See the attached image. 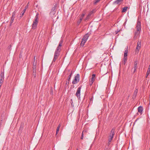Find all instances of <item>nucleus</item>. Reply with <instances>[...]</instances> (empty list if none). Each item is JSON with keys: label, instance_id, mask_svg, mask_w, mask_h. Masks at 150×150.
Masks as SVG:
<instances>
[{"label": "nucleus", "instance_id": "39448f33", "mask_svg": "<svg viewBox=\"0 0 150 150\" xmlns=\"http://www.w3.org/2000/svg\"><path fill=\"white\" fill-rule=\"evenodd\" d=\"M89 36V34H88V33L86 34L83 37L82 41L80 44L81 46H83L85 43L86 42L87 40L88 39Z\"/></svg>", "mask_w": 150, "mask_h": 150}, {"label": "nucleus", "instance_id": "ddd939ff", "mask_svg": "<svg viewBox=\"0 0 150 150\" xmlns=\"http://www.w3.org/2000/svg\"><path fill=\"white\" fill-rule=\"evenodd\" d=\"M63 42V40H61L60 41L59 43V45L58 46V47H57L56 49V50H59L61 51V47L62 46V44Z\"/></svg>", "mask_w": 150, "mask_h": 150}, {"label": "nucleus", "instance_id": "20e7f679", "mask_svg": "<svg viewBox=\"0 0 150 150\" xmlns=\"http://www.w3.org/2000/svg\"><path fill=\"white\" fill-rule=\"evenodd\" d=\"M38 15L37 14L35 16V20L33 21L32 24V29H35L37 27L38 22Z\"/></svg>", "mask_w": 150, "mask_h": 150}, {"label": "nucleus", "instance_id": "2eb2a0df", "mask_svg": "<svg viewBox=\"0 0 150 150\" xmlns=\"http://www.w3.org/2000/svg\"><path fill=\"white\" fill-rule=\"evenodd\" d=\"M138 92V89H136L134 91V92L133 96H132V98L133 99H134L136 98V96L137 95V93Z\"/></svg>", "mask_w": 150, "mask_h": 150}, {"label": "nucleus", "instance_id": "e433bc0d", "mask_svg": "<svg viewBox=\"0 0 150 150\" xmlns=\"http://www.w3.org/2000/svg\"><path fill=\"white\" fill-rule=\"evenodd\" d=\"M119 31H117L116 33V34H117V33H118V32Z\"/></svg>", "mask_w": 150, "mask_h": 150}, {"label": "nucleus", "instance_id": "6ab92c4d", "mask_svg": "<svg viewBox=\"0 0 150 150\" xmlns=\"http://www.w3.org/2000/svg\"><path fill=\"white\" fill-rule=\"evenodd\" d=\"M33 75L35 77V76L36 75V67H33Z\"/></svg>", "mask_w": 150, "mask_h": 150}, {"label": "nucleus", "instance_id": "a211bd4d", "mask_svg": "<svg viewBox=\"0 0 150 150\" xmlns=\"http://www.w3.org/2000/svg\"><path fill=\"white\" fill-rule=\"evenodd\" d=\"M143 110V107L141 106H140L138 108V112L142 114V112Z\"/></svg>", "mask_w": 150, "mask_h": 150}, {"label": "nucleus", "instance_id": "f03ea898", "mask_svg": "<svg viewBox=\"0 0 150 150\" xmlns=\"http://www.w3.org/2000/svg\"><path fill=\"white\" fill-rule=\"evenodd\" d=\"M56 6L57 4H56L54 5V7H53L52 8L51 10V11L50 13V16L52 18L55 17L56 16L55 15V13L56 11Z\"/></svg>", "mask_w": 150, "mask_h": 150}, {"label": "nucleus", "instance_id": "473e14b6", "mask_svg": "<svg viewBox=\"0 0 150 150\" xmlns=\"http://www.w3.org/2000/svg\"><path fill=\"white\" fill-rule=\"evenodd\" d=\"M8 49L10 50L11 49V45H10L8 47Z\"/></svg>", "mask_w": 150, "mask_h": 150}, {"label": "nucleus", "instance_id": "6e6552de", "mask_svg": "<svg viewBox=\"0 0 150 150\" xmlns=\"http://www.w3.org/2000/svg\"><path fill=\"white\" fill-rule=\"evenodd\" d=\"M80 76L79 74H77L75 76L74 79L73 80L72 83L73 84H76L79 81Z\"/></svg>", "mask_w": 150, "mask_h": 150}, {"label": "nucleus", "instance_id": "4c0bfd02", "mask_svg": "<svg viewBox=\"0 0 150 150\" xmlns=\"http://www.w3.org/2000/svg\"><path fill=\"white\" fill-rule=\"evenodd\" d=\"M76 150H78V149H77Z\"/></svg>", "mask_w": 150, "mask_h": 150}, {"label": "nucleus", "instance_id": "f704fd0d", "mask_svg": "<svg viewBox=\"0 0 150 150\" xmlns=\"http://www.w3.org/2000/svg\"><path fill=\"white\" fill-rule=\"evenodd\" d=\"M28 5H27L26 6H25V10L26 9H27L28 8Z\"/></svg>", "mask_w": 150, "mask_h": 150}, {"label": "nucleus", "instance_id": "a878e982", "mask_svg": "<svg viewBox=\"0 0 150 150\" xmlns=\"http://www.w3.org/2000/svg\"><path fill=\"white\" fill-rule=\"evenodd\" d=\"M16 11H14L12 13V16H11V17L14 18H15V16L16 14Z\"/></svg>", "mask_w": 150, "mask_h": 150}, {"label": "nucleus", "instance_id": "c756f323", "mask_svg": "<svg viewBox=\"0 0 150 150\" xmlns=\"http://www.w3.org/2000/svg\"><path fill=\"white\" fill-rule=\"evenodd\" d=\"M14 18H12L11 17V19L10 21V23L11 25L13 23L14 20Z\"/></svg>", "mask_w": 150, "mask_h": 150}, {"label": "nucleus", "instance_id": "412c9836", "mask_svg": "<svg viewBox=\"0 0 150 150\" xmlns=\"http://www.w3.org/2000/svg\"><path fill=\"white\" fill-rule=\"evenodd\" d=\"M72 71H71L70 74L68 76V79H67L68 81V84H69V81H70V80L71 76L72 75Z\"/></svg>", "mask_w": 150, "mask_h": 150}, {"label": "nucleus", "instance_id": "7c9ffc66", "mask_svg": "<svg viewBox=\"0 0 150 150\" xmlns=\"http://www.w3.org/2000/svg\"><path fill=\"white\" fill-rule=\"evenodd\" d=\"M90 17L88 15L84 19V21H86L87 20L89 19L90 18Z\"/></svg>", "mask_w": 150, "mask_h": 150}, {"label": "nucleus", "instance_id": "4be33fe9", "mask_svg": "<svg viewBox=\"0 0 150 150\" xmlns=\"http://www.w3.org/2000/svg\"><path fill=\"white\" fill-rule=\"evenodd\" d=\"M61 127V125L60 124H59L58 127H57V129H56V135H57V133H58L59 131V129L60 128V127Z\"/></svg>", "mask_w": 150, "mask_h": 150}, {"label": "nucleus", "instance_id": "c9c22d12", "mask_svg": "<svg viewBox=\"0 0 150 150\" xmlns=\"http://www.w3.org/2000/svg\"><path fill=\"white\" fill-rule=\"evenodd\" d=\"M68 81H67L66 82V85H68Z\"/></svg>", "mask_w": 150, "mask_h": 150}, {"label": "nucleus", "instance_id": "423d86ee", "mask_svg": "<svg viewBox=\"0 0 150 150\" xmlns=\"http://www.w3.org/2000/svg\"><path fill=\"white\" fill-rule=\"evenodd\" d=\"M89 36V34H88V33L86 34L83 37L82 41L80 44L81 46H83L85 43L86 42L87 40L88 39Z\"/></svg>", "mask_w": 150, "mask_h": 150}, {"label": "nucleus", "instance_id": "bb28decb", "mask_svg": "<svg viewBox=\"0 0 150 150\" xmlns=\"http://www.w3.org/2000/svg\"><path fill=\"white\" fill-rule=\"evenodd\" d=\"M150 73V67H149V68L148 69L146 73V76H147Z\"/></svg>", "mask_w": 150, "mask_h": 150}, {"label": "nucleus", "instance_id": "b1692460", "mask_svg": "<svg viewBox=\"0 0 150 150\" xmlns=\"http://www.w3.org/2000/svg\"><path fill=\"white\" fill-rule=\"evenodd\" d=\"M127 61V57H124L123 62H124V65H125L126 64Z\"/></svg>", "mask_w": 150, "mask_h": 150}, {"label": "nucleus", "instance_id": "5701e85b", "mask_svg": "<svg viewBox=\"0 0 150 150\" xmlns=\"http://www.w3.org/2000/svg\"><path fill=\"white\" fill-rule=\"evenodd\" d=\"M127 8H128V7L127 6H125V7H124V8H123V9H122V12H126V11H127Z\"/></svg>", "mask_w": 150, "mask_h": 150}, {"label": "nucleus", "instance_id": "7ed1b4c3", "mask_svg": "<svg viewBox=\"0 0 150 150\" xmlns=\"http://www.w3.org/2000/svg\"><path fill=\"white\" fill-rule=\"evenodd\" d=\"M115 129L114 128H113L111 130L110 132V134L109 136V139L108 142V144H110V142L112 140L113 136L115 134Z\"/></svg>", "mask_w": 150, "mask_h": 150}, {"label": "nucleus", "instance_id": "2f4dec72", "mask_svg": "<svg viewBox=\"0 0 150 150\" xmlns=\"http://www.w3.org/2000/svg\"><path fill=\"white\" fill-rule=\"evenodd\" d=\"M85 15V14H84V13H83V14L81 15V16L80 17V18H82V19H83V18L84 17V16Z\"/></svg>", "mask_w": 150, "mask_h": 150}, {"label": "nucleus", "instance_id": "0eeeda50", "mask_svg": "<svg viewBox=\"0 0 150 150\" xmlns=\"http://www.w3.org/2000/svg\"><path fill=\"white\" fill-rule=\"evenodd\" d=\"M60 51H61L56 49L54 52V57L52 62H55L56 61L60 55Z\"/></svg>", "mask_w": 150, "mask_h": 150}, {"label": "nucleus", "instance_id": "4468645a", "mask_svg": "<svg viewBox=\"0 0 150 150\" xmlns=\"http://www.w3.org/2000/svg\"><path fill=\"white\" fill-rule=\"evenodd\" d=\"M137 62L136 61H135L134 62V66L133 67L134 71L133 73H134L137 69Z\"/></svg>", "mask_w": 150, "mask_h": 150}, {"label": "nucleus", "instance_id": "9d476101", "mask_svg": "<svg viewBox=\"0 0 150 150\" xmlns=\"http://www.w3.org/2000/svg\"><path fill=\"white\" fill-rule=\"evenodd\" d=\"M96 79V74H93L92 76V77L91 79V80H90V82L89 83V85L91 86L93 82L95 81Z\"/></svg>", "mask_w": 150, "mask_h": 150}, {"label": "nucleus", "instance_id": "f8f14e48", "mask_svg": "<svg viewBox=\"0 0 150 150\" xmlns=\"http://www.w3.org/2000/svg\"><path fill=\"white\" fill-rule=\"evenodd\" d=\"M4 79V73L1 72L0 74V85L1 86L2 85Z\"/></svg>", "mask_w": 150, "mask_h": 150}, {"label": "nucleus", "instance_id": "9b49d317", "mask_svg": "<svg viewBox=\"0 0 150 150\" xmlns=\"http://www.w3.org/2000/svg\"><path fill=\"white\" fill-rule=\"evenodd\" d=\"M82 86H80L77 89L76 95L79 98L80 97V91Z\"/></svg>", "mask_w": 150, "mask_h": 150}, {"label": "nucleus", "instance_id": "aec40b11", "mask_svg": "<svg viewBox=\"0 0 150 150\" xmlns=\"http://www.w3.org/2000/svg\"><path fill=\"white\" fill-rule=\"evenodd\" d=\"M128 47L125 48V52L124 54V56L125 57H127V53H128Z\"/></svg>", "mask_w": 150, "mask_h": 150}, {"label": "nucleus", "instance_id": "cd10ccee", "mask_svg": "<svg viewBox=\"0 0 150 150\" xmlns=\"http://www.w3.org/2000/svg\"><path fill=\"white\" fill-rule=\"evenodd\" d=\"M35 57H34V61L33 64V67H36V62H35Z\"/></svg>", "mask_w": 150, "mask_h": 150}, {"label": "nucleus", "instance_id": "dca6fc26", "mask_svg": "<svg viewBox=\"0 0 150 150\" xmlns=\"http://www.w3.org/2000/svg\"><path fill=\"white\" fill-rule=\"evenodd\" d=\"M123 1V0H116L113 2V4H114L120 5Z\"/></svg>", "mask_w": 150, "mask_h": 150}, {"label": "nucleus", "instance_id": "393cba45", "mask_svg": "<svg viewBox=\"0 0 150 150\" xmlns=\"http://www.w3.org/2000/svg\"><path fill=\"white\" fill-rule=\"evenodd\" d=\"M82 20V18H80L79 19L78 21H77V24L78 25L80 24Z\"/></svg>", "mask_w": 150, "mask_h": 150}, {"label": "nucleus", "instance_id": "f3484780", "mask_svg": "<svg viewBox=\"0 0 150 150\" xmlns=\"http://www.w3.org/2000/svg\"><path fill=\"white\" fill-rule=\"evenodd\" d=\"M96 12V9H93L89 13L88 15L90 17L91 16H92L93 15V14L95 13Z\"/></svg>", "mask_w": 150, "mask_h": 150}, {"label": "nucleus", "instance_id": "f257e3e1", "mask_svg": "<svg viewBox=\"0 0 150 150\" xmlns=\"http://www.w3.org/2000/svg\"><path fill=\"white\" fill-rule=\"evenodd\" d=\"M136 30L134 33V38H137L138 36L140 33L141 31V22L139 21H137V24L136 25Z\"/></svg>", "mask_w": 150, "mask_h": 150}, {"label": "nucleus", "instance_id": "c85d7f7f", "mask_svg": "<svg viewBox=\"0 0 150 150\" xmlns=\"http://www.w3.org/2000/svg\"><path fill=\"white\" fill-rule=\"evenodd\" d=\"M25 9L23 11V12H21V16H20L21 17H22V16L23 15L24 13L25 12Z\"/></svg>", "mask_w": 150, "mask_h": 150}, {"label": "nucleus", "instance_id": "72a5a7b5", "mask_svg": "<svg viewBox=\"0 0 150 150\" xmlns=\"http://www.w3.org/2000/svg\"><path fill=\"white\" fill-rule=\"evenodd\" d=\"M83 131L82 132V134H81V139H83Z\"/></svg>", "mask_w": 150, "mask_h": 150}, {"label": "nucleus", "instance_id": "1a4fd4ad", "mask_svg": "<svg viewBox=\"0 0 150 150\" xmlns=\"http://www.w3.org/2000/svg\"><path fill=\"white\" fill-rule=\"evenodd\" d=\"M141 42L140 41H139L137 44V46L135 50L136 52L138 53L141 49Z\"/></svg>", "mask_w": 150, "mask_h": 150}]
</instances>
